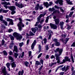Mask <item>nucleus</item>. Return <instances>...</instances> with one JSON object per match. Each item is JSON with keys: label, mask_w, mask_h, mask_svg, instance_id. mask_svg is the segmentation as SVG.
I'll use <instances>...</instances> for the list:
<instances>
[{"label": "nucleus", "mask_w": 75, "mask_h": 75, "mask_svg": "<svg viewBox=\"0 0 75 75\" xmlns=\"http://www.w3.org/2000/svg\"><path fill=\"white\" fill-rule=\"evenodd\" d=\"M24 56V52H23L22 54H21L19 56H18L19 59H20L21 57L23 58V57Z\"/></svg>", "instance_id": "18"}, {"label": "nucleus", "mask_w": 75, "mask_h": 75, "mask_svg": "<svg viewBox=\"0 0 75 75\" xmlns=\"http://www.w3.org/2000/svg\"><path fill=\"white\" fill-rule=\"evenodd\" d=\"M54 7L56 8H57V9H59V7L57 6V5H55L54 6Z\"/></svg>", "instance_id": "62"}, {"label": "nucleus", "mask_w": 75, "mask_h": 75, "mask_svg": "<svg viewBox=\"0 0 75 75\" xmlns=\"http://www.w3.org/2000/svg\"><path fill=\"white\" fill-rule=\"evenodd\" d=\"M19 20L20 21L18 24V26L19 31H21V30H22V27H24V25H23V20L21 19V18H19Z\"/></svg>", "instance_id": "2"}, {"label": "nucleus", "mask_w": 75, "mask_h": 75, "mask_svg": "<svg viewBox=\"0 0 75 75\" xmlns=\"http://www.w3.org/2000/svg\"><path fill=\"white\" fill-rule=\"evenodd\" d=\"M9 37H10V38L11 39V40H12V41H13V40H14V37H13V36L11 35H9Z\"/></svg>", "instance_id": "28"}, {"label": "nucleus", "mask_w": 75, "mask_h": 75, "mask_svg": "<svg viewBox=\"0 0 75 75\" xmlns=\"http://www.w3.org/2000/svg\"><path fill=\"white\" fill-rule=\"evenodd\" d=\"M3 16L2 15H1L0 17V21H1L3 22V21L4 20H3Z\"/></svg>", "instance_id": "31"}, {"label": "nucleus", "mask_w": 75, "mask_h": 75, "mask_svg": "<svg viewBox=\"0 0 75 75\" xmlns=\"http://www.w3.org/2000/svg\"><path fill=\"white\" fill-rule=\"evenodd\" d=\"M42 16H43V14H40V16L37 18L38 21L35 25V26H37V25H38V24H39V22L40 21V20H41V18L42 17Z\"/></svg>", "instance_id": "7"}, {"label": "nucleus", "mask_w": 75, "mask_h": 75, "mask_svg": "<svg viewBox=\"0 0 75 75\" xmlns=\"http://www.w3.org/2000/svg\"><path fill=\"white\" fill-rule=\"evenodd\" d=\"M43 4L45 6L46 8H48L49 7V4L47 2L44 3Z\"/></svg>", "instance_id": "19"}, {"label": "nucleus", "mask_w": 75, "mask_h": 75, "mask_svg": "<svg viewBox=\"0 0 75 75\" xmlns=\"http://www.w3.org/2000/svg\"><path fill=\"white\" fill-rule=\"evenodd\" d=\"M67 28L68 30H69V29H71V26H70L69 25L67 24Z\"/></svg>", "instance_id": "43"}, {"label": "nucleus", "mask_w": 75, "mask_h": 75, "mask_svg": "<svg viewBox=\"0 0 75 75\" xmlns=\"http://www.w3.org/2000/svg\"><path fill=\"white\" fill-rule=\"evenodd\" d=\"M2 23L5 24V25L6 26H7V22L5 21V20H4L2 22Z\"/></svg>", "instance_id": "29"}, {"label": "nucleus", "mask_w": 75, "mask_h": 75, "mask_svg": "<svg viewBox=\"0 0 75 75\" xmlns=\"http://www.w3.org/2000/svg\"><path fill=\"white\" fill-rule=\"evenodd\" d=\"M14 44V43H10V45L9 46V48L10 49H11L13 47V45Z\"/></svg>", "instance_id": "23"}, {"label": "nucleus", "mask_w": 75, "mask_h": 75, "mask_svg": "<svg viewBox=\"0 0 75 75\" xmlns=\"http://www.w3.org/2000/svg\"><path fill=\"white\" fill-rule=\"evenodd\" d=\"M54 21L56 25H58L59 23V22H60V20L59 19H56L54 20Z\"/></svg>", "instance_id": "13"}, {"label": "nucleus", "mask_w": 75, "mask_h": 75, "mask_svg": "<svg viewBox=\"0 0 75 75\" xmlns=\"http://www.w3.org/2000/svg\"><path fill=\"white\" fill-rule=\"evenodd\" d=\"M15 51L16 52H18V48L16 46H14V49L13 50V52Z\"/></svg>", "instance_id": "17"}, {"label": "nucleus", "mask_w": 75, "mask_h": 75, "mask_svg": "<svg viewBox=\"0 0 75 75\" xmlns=\"http://www.w3.org/2000/svg\"><path fill=\"white\" fill-rule=\"evenodd\" d=\"M69 40V38H66L64 41L65 42H64L65 44H67V42H68V40Z\"/></svg>", "instance_id": "36"}, {"label": "nucleus", "mask_w": 75, "mask_h": 75, "mask_svg": "<svg viewBox=\"0 0 75 75\" xmlns=\"http://www.w3.org/2000/svg\"><path fill=\"white\" fill-rule=\"evenodd\" d=\"M1 29H4V28H6V26L4 25L1 24Z\"/></svg>", "instance_id": "30"}, {"label": "nucleus", "mask_w": 75, "mask_h": 75, "mask_svg": "<svg viewBox=\"0 0 75 75\" xmlns=\"http://www.w3.org/2000/svg\"><path fill=\"white\" fill-rule=\"evenodd\" d=\"M15 13H16V11H12L11 12V14L13 15Z\"/></svg>", "instance_id": "59"}, {"label": "nucleus", "mask_w": 75, "mask_h": 75, "mask_svg": "<svg viewBox=\"0 0 75 75\" xmlns=\"http://www.w3.org/2000/svg\"><path fill=\"white\" fill-rule=\"evenodd\" d=\"M39 8L40 10H42V9H43V7H42V5L39 6Z\"/></svg>", "instance_id": "50"}, {"label": "nucleus", "mask_w": 75, "mask_h": 75, "mask_svg": "<svg viewBox=\"0 0 75 75\" xmlns=\"http://www.w3.org/2000/svg\"><path fill=\"white\" fill-rule=\"evenodd\" d=\"M13 22L12 20L11 21L9 22V24H11V25H13Z\"/></svg>", "instance_id": "47"}, {"label": "nucleus", "mask_w": 75, "mask_h": 75, "mask_svg": "<svg viewBox=\"0 0 75 75\" xmlns=\"http://www.w3.org/2000/svg\"><path fill=\"white\" fill-rule=\"evenodd\" d=\"M34 35H35V34L31 32H30V36H34Z\"/></svg>", "instance_id": "39"}, {"label": "nucleus", "mask_w": 75, "mask_h": 75, "mask_svg": "<svg viewBox=\"0 0 75 75\" xmlns=\"http://www.w3.org/2000/svg\"><path fill=\"white\" fill-rule=\"evenodd\" d=\"M29 53V57H31V51H30L28 52Z\"/></svg>", "instance_id": "55"}, {"label": "nucleus", "mask_w": 75, "mask_h": 75, "mask_svg": "<svg viewBox=\"0 0 75 75\" xmlns=\"http://www.w3.org/2000/svg\"><path fill=\"white\" fill-rule=\"evenodd\" d=\"M43 67V66H41L39 69L38 70L39 71H38L39 74L40 75H41V73L40 72V71H42V68Z\"/></svg>", "instance_id": "20"}, {"label": "nucleus", "mask_w": 75, "mask_h": 75, "mask_svg": "<svg viewBox=\"0 0 75 75\" xmlns=\"http://www.w3.org/2000/svg\"><path fill=\"white\" fill-rule=\"evenodd\" d=\"M29 64V63L28 62L26 61L25 62V65L26 67H28V65Z\"/></svg>", "instance_id": "40"}, {"label": "nucleus", "mask_w": 75, "mask_h": 75, "mask_svg": "<svg viewBox=\"0 0 75 75\" xmlns=\"http://www.w3.org/2000/svg\"><path fill=\"white\" fill-rule=\"evenodd\" d=\"M31 30L32 32H33L34 33H35L36 30H38V29L37 27H35V28H32Z\"/></svg>", "instance_id": "15"}, {"label": "nucleus", "mask_w": 75, "mask_h": 75, "mask_svg": "<svg viewBox=\"0 0 75 75\" xmlns=\"http://www.w3.org/2000/svg\"><path fill=\"white\" fill-rule=\"evenodd\" d=\"M55 45H56V46H59V45H60V43L59 42H57L55 43Z\"/></svg>", "instance_id": "33"}, {"label": "nucleus", "mask_w": 75, "mask_h": 75, "mask_svg": "<svg viewBox=\"0 0 75 75\" xmlns=\"http://www.w3.org/2000/svg\"><path fill=\"white\" fill-rule=\"evenodd\" d=\"M73 13H74V11H72L70 12V14L69 15V17H71V16L72 15V14H73Z\"/></svg>", "instance_id": "32"}, {"label": "nucleus", "mask_w": 75, "mask_h": 75, "mask_svg": "<svg viewBox=\"0 0 75 75\" xmlns=\"http://www.w3.org/2000/svg\"><path fill=\"white\" fill-rule=\"evenodd\" d=\"M71 61H72V62L74 63V57L72 56H71Z\"/></svg>", "instance_id": "48"}, {"label": "nucleus", "mask_w": 75, "mask_h": 75, "mask_svg": "<svg viewBox=\"0 0 75 75\" xmlns=\"http://www.w3.org/2000/svg\"><path fill=\"white\" fill-rule=\"evenodd\" d=\"M30 42V40H28L27 41V45H28Z\"/></svg>", "instance_id": "63"}, {"label": "nucleus", "mask_w": 75, "mask_h": 75, "mask_svg": "<svg viewBox=\"0 0 75 75\" xmlns=\"http://www.w3.org/2000/svg\"><path fill=\"white\" fill-rule=\"evenodd\" d=\"M43 41H44V44H46L47 43V39L46 38H44L43 40Z\"/></svg>", "instance_id": "46"}, {"label": "nucleus", "mask_w": 75, "mask_h": 75, "mask_svg": "<svg viewBox=\"0 0 75 75\" xmlns=\"http://www.w3.org/2000/svg\"><path fill=\"white\" fill-rule=\"evenodd\" d=\"M66 66H65L64 67H62V68L61 69L62 71H64L65 70V68H66Z\"/></svg>", "instance_id": "45"}, {"label": "nucleus", "mask_w": 75, "mask_h": 75, "mask_svg": "<svg viewBox=\"0 0 75 75\" xmlns=\"http://www.w3.org/2000/svg\"><path fill=\"white\" fill-rule=\"evenodd\" d=\"M2 71L4 75H10L9 74H7V71H6V69L5 66L4 67V68L3 69Z\"/></svg>", "instance_id": "8"}, {"label": "nucleus", "mask_w": 75, "mask_h": 75, "mask_svg": "<svg viewBox=\"0 0 75 75\" xmlns=\"http://www.w3.org/2000/svg\"><path fill=\"white\" fill-rule=\"evenodd\" d=\"M40 62L42 65L43 64V62H44V61L42 59H41L40 61Z\"/></svg>", "instance_id": "60"}, {"label": "nucleus", "mask_w": 75, "mask_h": 75, "mask_svg": "<svg viewBox=\"0 0 75 75\" xmlns=\"http://www.w3.org/2000/svg\"><path fill=\"white\" fill-rule=\"evenodd\" d=\"M53 41H54L55 42H56V43L58 42L57 41V39H54L53 40Z\"/></svg>", "instance_id": "52"}, {"label": "nucleus", "mask_w": 75, "mask_h": 75, "mask_svg": "<svg viewBox=\"0 0 75 75\" xmlns=\"http://www.w3.org/2000/svg\"><path fill=\"white\" fill-rule=\"evenodd\" d=\"M35 45H36V40H35L31 46L32 50H33L34 48V46H35Z\"/></svg>", "instance_id": "10"}, {"label": "nucleus", "mask_w": 75, "mask_h": 75, "mask_svg": "<svg viewBox=\"0 0 75 75\" xmlns=\"http://www.w3.org/2000/svg\"><path fill=\"white\" fill-rule=\"evenodd\" d=\"M18 54L16 53H14V56L15 58H17V57L18 56Z\"/></svg>", "instance_id": "27"}, {"label": "nucleus", "mask_w": 75, "mask_h": 75, "mask_svg": "<svg viewBox=\"0 0 75 75\" xmlns=\"http://www.w3.org/2000/svg\"><path fill=\"white\" fill-rule=\"evenodd\" d=\"M50 58L51 59H53V58H55V57L54 56V55H52L51 56Z\"/></svg>", "instance_id": "64"}, {"label": "nucleus", "mask_w": 75, "mask_h": 75, "mask_svg": "<svg viewBox=\"0 0 75 75\" xmlns=\"http://www.w3.org/2000/svg\"><path fill=\"white\" fill-rule=\"evenodd\" d=\"M49 11H51V12H52L53 11L55 10V9L54 8H50L48 9Z\"/></svg>", "instance_id": "25"}, {"label": "nucleus", "mask_w": 75, "mask_h": 75, "mask_svg": "<svg viewBox=\"0 0 75 75\" xmlns=\"http://www.w3.org/2000/svg\"><path fill=\"white\" fill-rule=\"evenodd\" d=\"M6 66L7 68H8L10 66V63H7L6 64Z\"/></svg>", "instance_id": "42"}, {"label": "nucleus", "mask_w": 75, "mask_h": 75, "mask_svg": "<svg viewBox=\"0 0 75 75\" xmlns=\"http://www.w3.org/2000/svg\"><path fill=\"white\" fill-rule=\"evenodd\" d=\"M53 4V3H52V2H50L49 6H51V5H52V4Z\"/></svg>", "instance_id": "58"}, {"label": "nucleus", "mask_w": 75, "mask_h": 75, "mask_svg": "<svg viewBox=\"0 0 75 75\" xmlns=\"http://www.w3.org/2000/svg\"><path fill=\"white\" fill-rule=\"evenodd\" d=\"M50 24L52 28L53 29H56L57 27L56 25L51 23H50Z\"/></svg>", "instance_id": "12"}, {"label": "nucleus", "mask_w": 75, "mask_h": 75, "mask_svg": "<svg viewBox=\"0 0 75 75\" xmlns=\"http://www.w3.org/2000/svg\"><path fill=\"white\" fill-rule=\"evenodd\" d=\"M15 6H17L19 8H22L23 7H24V5L22 3H18L17 2H15Z\"/></svg>", "instance_id": "5"}, {"label": "nucleus", "mask_w": 75, "mask_h": 75, "mask_svg": "<svg viewBox=\"0 0 75 75\" xmlns=\"http://www.w3.org/2000/svg\"><path fill=\"white\" fill-rule=\"evenodd\" d=\"M3 53L4 55H6V56H7V52H6V51L5 50L3 51Z\"/></svg>", "instance_id": "37"}, {"label": "nucleus", "mask_w": 75, "mask_h": 75, "mask_svg": "<svg viewBox=\"0 0 75 75\" xmlns=\"http://www.w3.org/2000/svg\"><path fill=\"white\" fill-rule=\"evenodd\" d=\"M9 9L11 11H14L16 10V7L14 6H11L9 7Z\"/></svg>", "instance_id": "16"}, {"label": "nucleus", "mask_w": 75, "mask_h": 75, "mask_svg": "<svg viewBox=\"0 0 75 75\" xmlns=\"http://www.w3.org/2000/svg\"><path fill=\"white\" fill-rule=\"evenodd\" d=\"M45 50L46 51H48L49 49H50V48H49V45H47L45 46Z\"/></svg>", "instance_id": "22"}, {"label": "nucleus", "mask_w": 75, "mask_h": 75, "mask_svg": "<svg viewBox=\"0 0 75 75\" xmlns=\"http://www.w3.org/2000/svg\"><path fill=\"white\" fill-rule=\"evenodd\" d=\"M69 66H67L65 68V72H66L67 71H68L69 69Z\"/></svg>", "instance_id": "35"}, {"label": "nucleus", "mask_w": 75, "mask_h": 75, "mask_svg": "<svg viewBox=\"0 0 75 75\" xmlns=\"http://www.w3.org/2000/svg\"><path fill=\"white\" fill-rule=\"evenodd\" d=\"M71 47H75V42H74L71 45Z\"/></svg>", "instance_id": "51"}, {"label": "nucleus", "mask_w": 75, "mask_h": 75, "mask_svg": "<svg viewBox=\"0 0 75 75\" xmlns=\"http://www.w3.org/2000/svg\"><path fill=\"white\" fill-rule=\"evenodd\" d=\"M9 59L11 60V62H13V61H14V59H13V58L11 56H9Z\"/></svg>", "instance_id": "24"}, {"label": "nucleus", "mask_w": 75, "mask_h": 75, "mask_svg": "<svg viewBox=\"0 0 75 75\" xmlns=\"http://www.w3.org/2000/svg\"><path fill=\"white\" fill-rule=\"evenodd\" d=\"M71 61V59L68 57L66 56L64 58V59L63 60V62L60 63V64H63L64 63H65V62H70Z\"/></svg>", "instance_id": "4"}, {"label": "nucleus", "mask_w": 75, "mask_h": 75, "mask_svg": "<svg viewBox=\"0 0 75 75\" xmlns=\"http://www.w3.org/2000/svg\"><path fill=\"white\" fill-rule=\"evenodd\" d=\"M12 68H16V64L15 62H13L11 64Z\"/></svg>", "instance_id": "14"}, {"label": "nucleus", "mask_w": 75, "mask_h": 75, "mask_svg": "<svg viewBox=\"0 0 75 75\" xmlns=\"http://www.w3.org/2000/svg\"><path fill=\"white\" fill-rule=\"evenodd\" d=\"M49 19V18L48 17H47L46 18V23H47L48 21V19Z\"/></svg>", "instance_id": "56"}, {"label": "nucleus", "mask_w": 75, "mask_h": 75, "mask_svg": "<svg viewBox=\"0 0 75 75\" xmlns=\"http://www.w3.org/2000/svg\"><path fill=\"white\" fill-rule=\"evenodd\" d=\"M48 33H50L48 38V40H51V36L52 35V34H53V33H52V32L51 31V30H48Z\"/></svg>", "instance_id": "9"}, {"label": "nucleus", "mask_w": 75, "mask_h": 75, "mask_svg": "<svg viewBox=\"0 0 75 75\" xmlns=\"http://www.w3.org/2000/svg\"><path fill=\"white\" fill-rule=\"evenodd\" d=\"M38 28H42V25H38Z\"/></svg>", "instance_id": "57"}, {"label": "nucleus", "mask_w": 75, "mask_h": 75, "mask_svg": "<svg viewBox=\"0 0 75 75\" xmlns=\"http://www.w3.org/2000/svg\"><path fill=\"white\" fill-rule=\"evenodd\" d=\"M19 45L20 47H22V46L23 45H24V43H23V42L20 43L19 44Z\"/></svg>", "instance_id": "44"}, {"label": "nucleus", "mask_w": 75, "mask_h": 75, "mask_svg": "<svg viewBox=\"0 0 75 75\" xmlns=\"http://www.w3.org/2000/svg\"><path fill=\"white\" fill-rule=\"evenodd\" d=\"M62 2H63V1L62 0H57V1L55 2V3L58 4L59 2V4L60 5H63V4L62 3Z\"/></svg>", "instance_id": "11"}, {"label": "nucleus", "mask_w": 75, "mask_h": 75, "mask_svg": "<svg viewBox=\"0 0 75 75\" xmlns=\"http://www.w3.org/2000/svg\"><path fill=\"white\" fill-rule=\"evenodd\" d=\"M44 20H45L44 19H42L40 20V21H39V23H40V24H42V23H43L44 21Z\"/></svg>", "instance_id": "34"}, {"label": "nucleus", "mask_w": 75, "mask_h": 75, "mask_svg": "<svg viewBox=\"0 0 75 75\" xmlns=\"http://www.w3.org/2000/svg\"><path fill=\"white\" fill-rule=\"evenodd\" d=\"M1 43L2 45H3L4 44V43H5V41H4V40L3 39L2 40Z\"/></svg>", "instance_id": "49"}, {"label": "nucleus", "mask_w": 75, "mask_h": 75, "mask_svg": "<svg viewBox=\"0 0 75 75\" xmlns=\"http://www.w3.org/2000/svg\"><path fill=\"white\" fill-rule=\"evenodd\" d=\"M42 53H40L38 57V58H40V57H41L42 55Z\"/></svg>", "instance_id": "54"}, {"label": "nucleus", "mask_w": 75, "mask_h": 75, "mask_svg": "<svg viewBox=\"0 0 75 75\" xmlns=\"http://www.w3.org/2000/svg\"><path fill=\"white\" fill-rule=\"evenodd\" d=\"M35 64L36 65H41V63H40L39 61H36Z\"/></svg>", "instance_id": "26"}, {"label": "nucleus", "mask_w": 75, "mask_h": 75, "mask_svg": "<svg viewBox=\"0 0 75 75\" xmlns=\"http://www.w3.org/2000/svg\"><path fill=\"white\" fill-rule=\"evenodd\" d=\"M40 6V5L39 4H38L36 5V6L35 8V10H38V9H39V6Z\"/></svg>", "instance_id": "21"}, {"label": "nucleus", "mask_w": 75, "mask_h": 75, "mask_svg": "<svg viewBox=\"0 0 75 75\" xmlns=\"http://www.w3.org/2000/svg\"><path fill=\"white\" fill-rule=\"evenodd\" d=\"M8 11V10H3L2 11V13H6Z\"/></svg>", "instance_id": "41"}, {"label": "nucleus", "mask_w": 75, "mask_h": 75, "mask_svg": "<svg viewBox=\"0 0 75 75\" xmlns=\"http://www.w3.org/2000/svg\"><path fill=\"white\" fill-rule=\"evenodd\" d=\"M12 19H10L9 18H7L6 19V21H10Z\"/></svg>", "instance_id": "53"}, {"label": "nucleus", "mask_w": 75, "mask_h": 75, "mask_svg": "<svg viewBox=\"0 0 75 75\" xmlns=\"http://www.w3.org/2000/svg\"><path fill=\"white\" fill-rule=\"evenodd\" d=\"M64 22L63 21L60 22L59 23V25L60 26H62L64 25Z\"/></svg>", "instance_id": "38"}, {"label": "nucleus", "mask_w": 75, "mask_h": 75, "mask_svg": "<svg viewBox=\"0 0 75 75\" xmlns=\"http://www.w3.org/2000/svg\"><path fill=\"white\" fill-rule=\"evenodd\" d=\"M54 51L55 52H59V54L57 53H56L54 56L56 57V60L57 61V64H59V63H60V57L59 56H60L62 54V52L63 50L62 49H60L59 48H56Z\"/></svg>", "instance_id": "1"}, {"label": "nucleus", "mask_w": 75, "mask_h": 75, "mask_svg": "<svg viewBox=\"0 0 75 75\" xmlns=\"http://www.w3.org/2000/svg\"><path fill=\"white\" fill-rule=\"evenodd\" d=\"M1 4H2L3 5H4V7H5L6 9H7V8H8V6H7V5H9L10 6L11 4H10V2H8V3H7L6 2H1Z\"/></svg>", "instance_id": "6"}, {"label": "nucleus", "mask_w": 75, "mask_h": 75, "mask_svg": "<svg viewBox=\"0 0 75 75\" xmlns=\"http://www.w3.org/2000/svg\"><path fill=\"white\" fill-rule=\"evenodd\" d=\"M13 35L14 36V37H16L17 40H19V41H20L22 38H23L22 36L20 35L19 34L16 32L14 33L13 34Z\"/></svg>", "instance_id": "3"}, {"label": "nucleus", "mask_w": 75, "mask_h": 75, "mask_svg": "<svg viewBox=\"0 0 75 75\" xmlns=\"http://www.w3.org/2000/svg\"><path fill=\"white\" fill-rule=\"evenodd\" d=\"M72 2L70 1L67 3V4H72Z\"/></svg>", "instance_id": "61"}]
</instances>
